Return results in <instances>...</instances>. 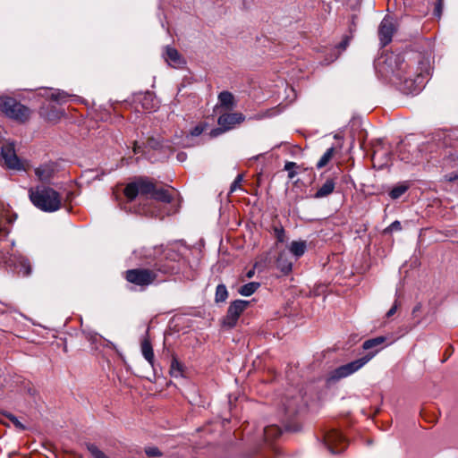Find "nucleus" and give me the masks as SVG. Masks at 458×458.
Returning <instances> with one entry per match:
<instances>
[{
  "label": "nucleus",
  "mask_w": 458,
  "mask_h": 458,
  "mask_svg": "<svg viewBox=\"0 0 458 458\" xmlns=\"http://www.w3.org/2000/svg\"><path fill=\"white\" fill-rule=\"evenodd\" d=\"M386 340V338L385 336H377L375 338L366 340L362 344V348L366 351H372L367 353L365 356L347 364L342 365L331 371L327 378V383H335L358 371L382 349V345Z\"/></svg>",
  "instance_id": "1"
},
{
  "label": "nucleus",
  "mask_w": 458,
  "mask_h": 458,
  "mask_svg": "<svg viewBox=\"0 0 458 458\" xmlns=\"http://www.w3.org/2000/svg\"><path fill=\"white\" fill-rule=\"evenodd\" d=\"M29 197L35 207L45 212H55L61 208L60 194L50 187L37 186L29 190Z\"/></svg>",
  "instance_id": "2"
},
{
  "label": "nucleus",
  "mask_w": 458,
  "mask_h": 458,
  "mask_svg": "<svg viewBox=\"0 0 458 458\" xmlns=\"http://www.w3.org/2000/svg\"><path fill=\"white\" fill-rule=\"evenodd\" d=\"M174 268L156 264L153 268H133L125 272V279L142 289L154 284L158 277V272L163 274L172 273Z\"/></svg>",
  "instance_id": "3"
},
{
  "label": "nucleus",
  "mask_w": 458,
  "mask_h": 458,
  "mask_svg": "<svg viewBox=\"0 0 458 458\" xmlns=\"http://www.w3.org/2000/svg\"><path fill=\"white\" fill-rule=\"evenodd\" d=\"M156 185L153 182L147 178H140L126 185L124 188V195L129 201H132L138 195L152 196Z\"/></svg>",
  "instance_id": "4"
},
{
  "label": "nucleus",
  "mask_w": 458,
  "mask_h": 458,
  "mask_svg": "<svg viewBox=\"0 0 458 458\" xmlns=\"http://www.w3.org/2000/svg\"><path fill=\"white\" fill-rule=\"evenodd\" d=\"M0 262L9 267H20V273L23 276H29L31 274L30 260L21 253L0 252Z\"/></svg>",
  "instance_id": "5"
},
{
  "label": "nucleus",
  "mask_w": 458,
  "mask_h": 458,
  "mask_svg": "<svg viewBox=\"0 0 458 458\" xmlns=\"http://www.w3.org/2000/svg\"><path fill=\"white\" fill-rule=\"evenodd\" d=\"M324 444L332 454H340L347 446V442L342 434L335 429L329 430L324 435Z\"/></svg>",
  "instance_id": "6"
},
{
  "label": "nucleus",
  "mask_w": 458,
  "mask_h": 458,
  "mask_svg": "<svg viewBox=\"0 0 458 458\" xmlns=\"http://www.w3.org/2000/svg\"><path fill=\"white\" fill-rule=\"evenodd\" d=\"M248 305L249 301L243 300H236L233 301L228 307L227 314L224 318V325L229 327H233Z\"/></svg>",
  "instance_id": "7"
},
{
  "label": "nucleus",
  "mask_w": 458,
  "mask_h": 458,
  "mask_svg": "<svg viewBox=\"0 0 458 458\" xmlns=\"http://www.w3.org/2000/svg\"><path fill=\"white\" fill-rule=\"evenodd\" d=\"M395 31V20L393 17L386 16L378 27V37L382 47H386L392 41L393 35Z\"/></svg>",
  "instance_id": "8"
},
{
  "label": "nucleus",
  "mask_w": 458,
  "mask_h": 458,
  "mask_svg": "<svg viewBox=\"0 0 458 458\" xmlns=\"http://www.w3.org/2000/svg\"><path fill=\"white\" fill-rule=\"evenodd\" d=\"M1 156L4 160V164L7 167L12 169H21V164L15 153L14 147L13 144H5L1 148Z\"/></svg>",
  "instance_id": "9"
},
{
  "label": "nucleus",
  "mask_w": 458,
  "mask_h": 458,
  "mask_svg": "<svg viewBox=\"0 0 458 458\" xmlns=\"http://www.w3.org/2000/svg\"><path fill=\"white\" fill-rule=\"evenodd\" d=\"M245 120V116L242 113H226L218 117L217 123L224 130L229 131L236 124L242 123Z\"/></svg>",
  "instance_id": "10"
},
{
  "label": "nucleus",
  "mask_w": 458,
  "mask_h": 458,
  "mask_svg": "<svg viewBox=\"0 0 458 458\" xmlns=\"http://www.w3.org/2000/svg\"><path fill=\"white\" fill-rule=\"evenodd\" d=\"M4 114L6 116H8L9 118L24 123L30 118V110L27 106L17 102L15 104V106L10 107L9 109H7V111L4 113Z\"/></svg>",
  "instance_id": "11"
},
{
  "label": "nucleus",
  "mask_w": 458,
  "mask_h": 458,
  "mask_svg": "<svg viewBox=\"0 0 458 458\" xmlns=\"http://www.w3.org/2000/svg\"><path fill=\"white\" fill-rule=\"evenodd\" d=\"M4 114L6 116H8L9 118L24 123L30 118V110L27 106L17 102L15 104V106L10 107L9 109H7V111L4 113Z\"/></svg>",
  "instance_id": "12"
},
{
  "label": "nucleus",
  "mask_w": 458,
  "mask_h": 458,
  "mask_svg": "<svg viewBox=\"0 0 458 458\" xmlns=\"http://www.w3.org/2000/svg\"><path fill=\"white\" fill-rule=\"evenodd\" d=\"M55 173V166L53 163L44 164L35 169V174L41 182H48Z\"/></svg>",
  "instance_id": "13"
},
{
  "label": "nucleus",
  "mask_w": 458,
  "mask_h": 458,
  "mask_svg": "<svg viewBox=\"0 0 458 458\" xmlns=\"http://www.w3.org/2000/svg\"><path fill=\"white\" fill-rule=\"evenodd\" d=\"M165 61L172 66H181L185 64L184 58L172 47H166L165 48Z\"/></svg>",
  "instance_id": "14"
},
{
  "label": "nucleus",
  "mask_w": 458,
  "mask_h": 458,
  "mask_svg": "<svg viewBox=\"0 0 458 458\" xmlns=\"http://www.w3.org/2000/svg\"><path fill=\"white\" fill-rule=\"evenodd\" d=\"M335 188V180L327 178L314 194L315 199H323L332 194Z\"/></svg>",
  "instance_id": "15"
},
{
  "label": "nucleus",
  "mask_w": 458,
  "mask_h": 458,
  "mask_svg": "<svg viewBox=\"0 0 458 458\" xmlns=\"http://www.w3.org/2000/svg\"><path fill=\"white\" fill-rule=\"evenodd\" d=\"M420 64L421 65L420 72L415 76V78H412L410 74L405 78L406 81H413L419 87L423 85L424 75L428 74L429 71L428 63L427 61H420Z\"/></svg>",
  "instance_id": "16"
},
{
  "label": "nucleus",
  "mask_w": 458,
  "mask_h": 458,
  "mask_svg": "<svg viewBox=\"0 0 458 458\" xmlns=\"http://www.w3.org/2000/svg\"><path fill=\"white\" fill-rule=\"evenodd\" d=\"M276 267L284 275H287L292 271L293 262L289 259L286 252L283 251L279 254L276 260Z\"/></svg>",
  "instance_id": "17"
},
{
  "label": "nucleus",
  "mask_w": 458,
  "mask_h": 458,
  "mask_svg": "<svg viewBox=\"0 0 458 458\" xmlns=\"http://www.w3.org/2000/svg\"><path fill=\"white\" fill-rule=\"evenodd\" d=\"M140 103H141V106L144 110H146L147 112H152V111H155L157 108V100L156 99V98L151 94V93H147L145 94L141 100H140Z\"/></svg>",
  "instance_id": "18"
},
{
  "label": "nucleus",
  "mask_w": 458,
  "mask_h": 458,
  "mask_svg": "<svg viewBox=\"0 0 458 458\" xmlns=\"http://www.w3.org/2000/svg\"><path fill=\"white\" fill-rule=\"evenodd\" d=\"M140 349H141V353H142L143 357L146 359V360L151 366H153L154 352H153L151 343L149 342V340L148 338H145L142 340Z\"/></svg>",
  "instance_id": "19"
},
{
  "label": "nucleus",
  "mask_w": 458,
  "mask_h": 458,
  "mask_svg": "<svg viewBox=\"0 0 458 458\" xmlns=\"http://www.w3.org/2000/svg\"><path fill=\"white\" fill-rule=\"evenodd\" d=\"M151 198L164 203H170L173 199V196L168 190L157 189V187H155Z\"/></svg>",
  "instance_id": "20"
},
{
  "label": "nucleus",
  "mask_w": 458,
  "mask_h": 458,
  "mask_svg": "<svg viewBox=\"0 0 458 458\" xmlns=\"http://www.w3.org/2000/svg\"><path fill=\"white\" fill-rule=\"evenodd\" d=\"M282 430L276 425H270L264 428V437L267 442H271L280 437Z\"/></svg>",
  "instance_id": "21"
},
{
  "label": "nucleus",
  "mask_w": 458,
  "mask_h": 458,
  "mask_svg": "<svg viewBox=\"0 0 458 458\" xmlns=\"http://www.w3.org/2000/svg\"><path fill=\"white\" fill-rule=\"evenodd\" d=\"M290 251L293 253L296 259L301 257L307 249V244L305 241H293L290 245Z\"/></svg>",
  "instance_id": "22"
},
{
  "label": "nucleus",
  "mask_w": 458,
  "mask_h": 458,
  "mask_svg": "<svg viewBox=\"0 0 458 458\" xmlns=\"http://www.w3.org/2000/svg\"><path fill=\"white\" fill-rule=\"evenodd\" d=\"M71 96L64 90L55 89L53 92H50V96H47V98L57 102L58 104L66 103Z\"/></svg>",
  "instance_id": "23"
},
{
  "label": "nucleus",
  "mask_w": 458,
  "mask_h": 458,
  "mask_svg": "<svg viewBox=\"0 0 458 458\" xmlns=\"http://www.w3.org/2000/svg\"><path fill=\"white\" fill-rule=\"evenodd\" d=\"M259 283L250 282L241 286L238 290V293L242 296H250L259 289Z\"/></svg>",
  "instance_id": "24"
},
{
  "label": "nucleus",
  "mask_w": 458,
  "mask_h": 458,
  "mask_svg": "<svg viewBox=\"0 0 458 458\" xmlns=\"http://www.w3.org/2000/svg\"><path fill=\"white\" fill-rule=\"evenodd\" d=\"M218 100L221 106L232 108L234 104L233 95L228 91H223L218 95Z\"/></svg>",
  "instance_id": "25"
},
{
  "label": "nucleus",
  "mask_w": 458,
  "mask_h": 458,
  "mask_svg": "<svg viewBox=\"0 0 458 458\" xmlns=\"http://www.w3.org/2000/svg\"><path fill=\"white\" fill-rule=\"evenodd\" d=\"M228 297V291L226 286L223 284H218L216 289L215 301L216 302H224Z\"/></svg>",
  "instance_id": "26"
},
{
  "label": "nucleus",
  "mask_w": 458,
  "mask_h": 458,
  "mask_svg": "<svg viewBox=\"0 0 458 458\" xmlns=\"http://www.w3.org/2000/svg\"><path fill=\"white\" fill-rule=\"evenodd\" d=\"M17 101L10 97H0V112L5 113L10 107H14Z\"/></svg>",
  "instance_id": "27"
},
{
  "label": "nucleus",
  "mask_w": 458,
  "mask_h": 458,
  "mask_svg": "<svg viewBox=\"0 0 458 458\" xmlns=\"http://www.w3.org/2000/svg\"><path fill=\"white\" fill-rule=\"evenodd\" d=\"M408 188L409 186L404 183L396 185L391 190L389 196L393 199H397L407 191Z\"/></svg>",
  "instance_id": "28"
},
{
  "label": "nucleus",
  "mask_w": 458,
  "mask_h": 458,
  "mask_svg": "<svg viewBox=\"0 0 458 458\" xmlns=\"http://www.w3.org/2000/svg\"><path fill=\"white\" fill-rule=\"evenodd\" d=\"M334 152H335L334 148H329L328 149H327V151L323 154V156L318 160V162L317 164V167L318 169H320V168L326 166L328 164V162L331 160V158L333 157Z\"/></svg>",
  "instance_id": "29"
},
{
  "label": "nucleus",
  "mask_w": 458,
  "mask_h": 458,
  "mask_svg": "<svg viewBox=\"0 0 458 458\" xmlns=\"http://www.w3.org/2000/svg\"><path fill=\"white\" fill-rule=\"evenodd\" d=\"M86 446L94 458H109L96 445L89 443Z\"/></svg>",
  "instance_id": "30"
},
{
  "label": "nucleus",
  "mask_w": 458,
  "mask_h": 458,
  "mask_svg": "<svg viewBox=\"0 0 458 458\" xmlns=\"http://www.w3.org/2000/svg\"><path fill=\"white\" fill-rule=\"evenodd\" d=\"M298 401L296 399L287 400L286 403H284V412L289 414H294L297 411Z\"/></svg>",
  "instance_id": "31"
},
{
  "label": "nucleus",
  "mask_w": 458,
  "mask_h": 458,
  "mask_svg": "<svg viewBox=\"0 0 458 458\" xmlns=\"http://www.w3.org/2000/svg\"><path fill=\"white\" fill-rule=\"evenodd\" d=\"M5 417L13 424L19 430H25L26 427L18 420V418L11 413H5Z\"/></svg>",
  "instance_id": "32"
},
{
  "label": "nucleus",
  "mask_w": 458,
  "mask_h": 458,
  "mask_svg": "<svg viewBox=\"0 0 458 458\" xmlns=\"http://www.w3.org/2000/svg\"><path fill=\"white\" fill-rule=\"evenodd\" d=\"M297 164L294 162H286L284 165V170L288 172V178L293 179L295 175L297 174L296 171L294 170L297 167Z\"/></svg>",
  "instance_id": "33"
},
{
  "label": "nucleus",
  "mask_w": 458,
  "mask_h": 458,
  "mask_svg": "<svg viewBox=\"0 0 458 458\" xmlns=\"http://www.w3.org/2000/svg\"><path fill=\"white\" fill-rule=\"evenodd\" d=\"M401 230H402L401 223L399 221H394L388 227H386L384 232L386 233H388L397 232V231H401Z\"/></svg>",
  "instance_id": "34"
},
{
  "label": "nucleus",
  "mask_w": 458,
  "mask_h": 458,
  "mask_svg": "<svg viewBox=\"0 0 458 458\" xmlns=\"http://www.w3.org/2000/svg\"><path fill=\"white\" fill-rule=\"evenodd\" d=\"M444 0H437L434 9V14L437 18H440L443 13Z\"/></svg>",
  "instance_id": "35"
},
{
  "label": "nucleus",
  "mask_w": 458,
  "mask_h": 458,
  "mask_svg": "<svg viewBox=\"0 0 458 458\" xmlns=\"http://www.w3.org/2000/svg\"><path fill=\"white\" fill-rule=\"evenodd\" d=\"M242 179H243V176L242 174H238L236 176V178L234 179V181L233 182L231 187H230V191L231 192H233L235 191L237 189L240 188V184L241 182H242Z\"/></svg>",
  "instance_id": "36"
},
{
  "label": "nucleus",
  "mask_w": 458,
  "mask_h": 458,
  "mask_svg": "<svg viewBox=\"0 0 458 458\" xmlns=\"http://www.w3.org/2000/svg\"><path fill=\"white\" fill-rule=\"evenodd\" d=\"M145 452L147 455L149 457H157L161 455L160 451L157 447H148L146 449Z\"/></svg>",
  "instance_id": "37"
},
{
  "label": "nucleus",
  "mask_w": 458,
  "mask_h": 458,
  "mask_svg": "<svg viewBox=\"0 0 458 458\" xmlns=\"http://www.w3.org/2000/svg\"><path fill=\"white\" fill-rule=\"evenodd\" d=\"M171 373L174 377H177L179 374H181L180 364L176 360L172 362Z\"/></svg>",
  "instance_id": "38"
},
{
  "label": "nucleus",
  "mask_w": 458,
  "mask_h": 458,
  "mask_svg": "<svg viewBox=\"0 0 458 458\" xmlns=\"http://www.w3.org/2000/svg\"><path fill=\"white\" fill-rule=\"evenodd\" d=\"M204 129H205V126H204V125H202V124H199V125L195 126V127L191 130V136H194V137L199 136V135H200V134L204 131Z\"/></svg>",
  "instance_id": "39"
},
{
  "label": "nucleus",
  "mask_w": 458,
  "mask_h": 458,
  "mask_svg": "<svg viewBox=\"0 0 458 458\" xmlns=\"http://www.w3.org/2000/svg\"><path fill=\"white\" fill-rule=\"evenodd\" d=\"M276 236L278 242H283L284 241V231L283 228H275Z\"/></svg>",
  "instance_id": "40"
},
{
  "label": "nucleus",
  "mask_w": 458,
  "mask_h": 458,
  "mask_svg": "<svg viewBox=\"0 0 458 458\" xmlns=\"http://www.w3.org/2000/svg\"><path fill=\"white\" fill-rule=\"evenodd\" d=\"M398 305H399V304H398V301H394V305H393V307H392V308L387 311V313H386V317H387V318L392 317V316L396 312V310H397V309H398Z\"/></svg>",
  "instance_id": "41"
},
{
  "label": "nucleus",
  "mask_w": 458,
  "mask_h": 458,
  "mask_svg": "<svg viewBox=\"0 0 458 458\" xmlns=\"http://www.w3.org/2000/svg\"><path fill=\"white\" fill-rule=\"evenodd\" d=\"M225 131L224 130V128L220 126L219 128L213 129V130L211 131V132H210V135H211L212 137H216V136H218V135H220V134L224 133Z\"/></svg>",
  "instance_id": "42"
},
{
  "label": "nucleus",
  "mask_w": 458,
  "mask_h": 458,
  "mask_svg": "<svg viewBox=\"0 0 458 458\" xmlns=\"http://www.w3.org/2000/svg\"><path fill=\"white\" fill-rule=\"evenodd\" d=\"M349 40L350 38L348 37H346L345 38L343 39V41L338 45V47L341 48L342 50H344L347 46L349 45Z\"/></svg>",
  "instance_id": "43"
},
{
  "label": "nucleus",
  "mask_w": 458,
  "mask_h": 458,
  "mask_svg": "<svg viewBox=\"0 0 458 458\" xmlns=\"http://www.w3.org/2000/svg\"><path fill=\"white\" fill-rule=\"evenodd\" d=\"M140 147L137 144V142H134L133 152L135 154L140 153Z\"/></svg>",
  "instance_id": "44"
},
{
  "label": "nucleus",
  "mask_w": 458,
  "mask_h": 458,
  "mask_svg": "<svg viewBox=\"0 0 458 458\" xmlns=\"http://www.w3.org/2000/svg\"><path fill=\"white\" fill-rule=\"evenodd\" d=\"M254 274H255L254 269H250V270L246 274V276H247L248 278H251V277L254 276Z\"/></svg>",
  "instance_id": "45"
},
{
  "label": "nucleus",
  "mask_w": 458,
  "mask_h": 458,
  "mask_svg": "<svg viewBox=\"0 0 458 458\" xmlns=\"http://www.w3.org/2000/svg\"><path fill=\"white\" fill-rule=\"evenodd\" d=\"M177 157H178L179 160L182 161V160L184 159V154L183 153H180V154H178Z\"/></svg>",
  "instance_id": "46"
},
{
  "label": "nucleus",
  "mask_w": 458,
  "mask_h": 458,
  "mask_svg": "<svg viewBox=\"0 0 458 458\" xmlns=\"http://www.w3.org/2000/svg\"><path fill=\"white\" fill-rule=\"evenodd\" d=\"M263 117H265V114H259V115L257 116V118H258V119H261V118H263Z\"/></svg>",
  "instance_id": "47"
},
{
  "label": "nucleus",
  "mask_w": 458,
  "mask_h": 458,
  "mask_svg": "<svg viewBox=\"0 0 458 458\" xmlns=\"http://www.w3.org/2000/svg\"><path fill=\"white\" fill-rule=\"evenodd\" d=\"M401 158H402L403 160L407 159V157H405L403 155L402 156V157H401Z\"/></svg>",
  "instance_id": "48"
},
{
  "label": "nucleus",
  "mask_w": 458,
  "mask_h": 458,
  "mask_svg": "<svg viewBox=\"0 0 458 458\" xmlns=\"http://www.w3.org/2000/svg\"><path fill=\"white\" fill-rule=\"evenodd\" d=\"M47 95H46V98H47V96H50L49 91H47Z\"/></svg>",
  "instance_id": "49"
}]
</instances>
